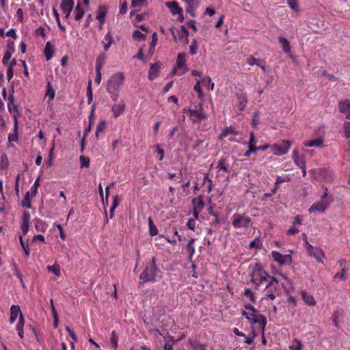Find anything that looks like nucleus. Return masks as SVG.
Masks as SVG:
<instances>
[{"instance_id": "a878e982", "label": "nucleus", "mask_w": 350, "mask_h": 350, "mask_svg": "<svg viewBox=\"0 0 350 350\" xmlns=\"http://www.w3.org/2000/svg\"><path fill=\"white\" fill-rule=\"evenodd\" d=\"M25 325V318L23 314H21V316L18 318V321L16 325V330L18 333V336L21 338H23L24 337V332H23V327Z\"/></svg>"}, {"instance_id": "473e14b6", "label": "nucleus", "mask_w": 350, "mask_h": 350, "mask_svg": "<svg viewBox=\"0 0 350 350\" xmlns=\"http://www.w3.org/2000/svg\"><path fill=\"white\" fill-rule=\"evenodd\" d=\"M8 111L12 113L17 114V116H18V111L17 109L16 105H14V100L12 96H10V98H9V101L8 103Z\"/></svg>"}, {"instance_id": "9d476101", "label": "nucleus", "mask_w": 350, "mask_h": 350, "mask_svg": "<svg viewBox=\"0 0 350 350\" xmlns=\"http://www.w3.org/2000/svg\"><path fill=\"white\" fill-rule=\"evenodd\" d=\"M271 256L274 261L280 266L291 265L292 262V256L291 254H282L277 251H272Z\"/></svg>"}, {"instance_id": "3c124183", "label": "nucleus", "mask_w": 350, "mask_h": 350, "mask_svg": "<svg viewBox=\"0 0 350 350\" xmlns=\"http://www.w3.org/2000/svg\"><path fill=\"white\" fill-rule=\"evenodd\" d=\"M118 202H119L118 196H114L113 199V203H112L111 206L110 208V217L111 218H112L113 216L114 210L118 206Z\"/></svg>"}, {"instance_id": "de8ad7c7", "label": "nucleus", "mask_w": 350, "mask_h": 350, "mask_svg": "<svg viewBox=\"0 0 350 350\" xmlns=\"http://www.w3.org/2000/svg\"><path fill=\"white\" fill-rule=\"evenodd\" d=\"M32 198L29 196V191H27L25 194L24 200L22 202V206L26 208H31V200L30 198Z\"/></svg>"}, {"instance_id": "6ab92c4d", "label": "nucleus", "mask_w": 350, "mask_h": 350, "mask_svg": "<svg viewBox=\"0 0 350 350\" xmlns=\"http://www.w3.org/2000/svg\"><path fill=\"white\" fill-rule=\"evenodd\" d=\"M21 314H23L21 310V308L18 305H12L10 308V323L13 324L16 320L17 317H20Z\"/></svg>"}, {"instance_id": "ea45409f", "label": "nucleus", "mask_w": 350, "mask_h": 350, "mask_svg": "<svg viewBox=\"0 0 350 350\" xmlns=\"http://www.w3.org/2000/svg\"><path fill=\"white\" fill-rule=\"evenodd\" d=\"M46 269L49 272H51L57 276L60 275V266L57 263H55L53 266H47Z\"/></svg>"}, {"instance_id": "c756f323", "label": "nucleus", "mask_w": 350, "mask_h": 350, "mask_svg": "<svg viewBox=\"0 0 350 350\" xmlns=\"http://www.w3.org/2000/svg\"><path fill=\"white\" fill-rule=\"evenodd\" d=\"M159 67L157 64H152L148 70V77L150 80L154 79L159 74Z\"/></svg>"}, {"instance_id": "cd10ccee", "label": "nucleus", "mask_w": 350, "mask_h": 350, "mask_svg": "<svg viewBox=\"0 0 350 350\" xmlns=\"http://www.w3.org/2000/svg\"><path fill=\"white\" fill-rule=\"evenodd\" d=\"M34 227L37 232H44L46 230L47 225L41 219L36 218L33 220Z\"/></svg>"}, {"instance_id": "bf43d9fd", "label": "nucleus", "mask_w": 350, "mask_h": 350, "mask_svg": "<svg viewBox=\"0 0 350 350\" xmlns=\"http://www.w3.org/2000/svg\"><path fill=\"white\" fill-rule=\"evenodd\" d=\"M344 133L347 139L350 137V122L345 121L344 123Z\"/></svg>"}, {"instance_id": "f8f14e48", "label": "nucleus", "mask_w": 350, "mask_h": 350, "mask_svg": "<svg viewBox=\"0 0 350 350\" xmlns=\"http://www.w3.org/2000/svg\"><path fill=\"white\" fill-rule=\"evenodd\" d=\"M172 34L175 40H177L179 42L184 44H187L189 42L188 36L189 31L186 29L185 25H181L178 30V38H176L174 30H171Z\"/></svg>"}, {"instance_id": "4be33fe9", "label": "nucleus", "mask_w": 350, "mask_h": 350, "mask_svg": "<svg viewBox=\"0 0 350 350\" xmlns=\"http://www.w3.org/2000/svg\"><path fill=\"white\" fill-rule=\"evenodd\" d=\"M292 159L295 163L299 168H304L306 165V161L304 156H299L297 153V150H295L292 154Z\"/></svg>"}, {"instance_id": "680f3d73", "label": "nucleus", "mask_w": 350, "mask_h": 350, "mask_svg": "<svg viewBox=\"0 0 350 350\" xmlns=\"http://www.w3.org/2000/svg\"><path fill=\"white\" fill-rule=\"evenodd\" d=\"M195 241L194 239H191L189 243H187V247L189 252H190V255H193L195 253V248L193 245Z\"/></svg>"}, {"instance_id": "423d86ee", "label": "nucleus", "mask_w": 350, "mask_h": 350, "mask_svg": "<svg viewBox=\"0 0 350 350\" xmlns=\"http://www.w3.org/2000/svg\"><path fill=\"white\" fill-rule=\"evenodd\" d=\"M241 314L245 319H247L251 324L254 325L259 323L261 329H265L267 323V320L264 315L258 313H254L252 312V313H249L245 310H242Z\"/></svg>"}, {"instance_id": "a19ab883", "label": "nucleus", "mask_w": 350, "mask_h": 350, "mask_svg": "<svg viewBox=\"0 0 350 350\" xmlns=\"http://www.w3.org/2000/svg\"><path fill=\"white\" fill-rule=\"evenodd\" d=\"M52 11H53V15L55 16V21L57 22V24L59 28L62 31H66V27H65L64 25H63L61 23L60 18H59V13H58L57 10L55 8H53Z\"/></svg>"}, {"instance_id": "a211bd4d", "label": "nucleus", "mask_w": 350, "mask_h": 350, "mask_svg": "<svg viewBox=\"0 0 350 350\" xmlns=\"http://www.w3.org/2000/svg\"><path fill=\"white\" fill-rule=\"evenodd\" d=\"M125 103L124 101H120L118 103L114 104L112 106L111 111L115 118L119 117L122 115L125 110Z\"/></svg>"}, {"instance_id": "338daca9", "label": "nucleus", "mask_w": 350, "mask_h": 350, "mask_svg": "<svg viewBox=\"0 0 350 350\" xmlns=\"http://www.w3.org/2000/svg\"><path fill=\"white\" fill-rule=\"evenodd\" d=\"M158 38L157 33L154 32L152 35V42L150 43V49L154 50L155 46L157 43Z\"/></svg>"}, {"instance_id": "20e7f679", "label": "nucleus", "mask_w": 350, "mask_h": 350, "mask_svg": "<svg viewBox=\"0 0 350 350\" xmlns=\"http://www.w3.org/2000/svg\"><path fill=\"white\" fill-rule=\"evenodd\" d=\"M251 222V217L245 214L236 213L231 217V224L234 228H248Z\"/></svg>"}, {"instance_id": "b1692460", "label": "nucleus", "mask_w": 350, "mask_h": 350, "mask_svg": "<svg viewBox=\"0 0 350 350\" xmlns=\"http://www.w3.org/2000/svg\"><path fill=\"white\" fill-rule=\"evenodd\" d=\"M238 134L239 132L232 126H230L223 129L222 132L219 136V139H223L228 137L229 135H237Z\"/></svg>"}, {"instance_id": "e433bc0d", "label": "nucleus", "mask_w": 350, "mask_h": 350, "mask_svg": "<svg viewBox=\"0 0 350 350\" xmlns=\"http://www.w3.org/2000/svg\"><path fill=\"white\" fill-rule=\"evenodd\" d=\"M46 88H47V90H46L45 96L49 97L50 100H53L55 98V90H54L52 85L51 84V83L49 81L47 83Z\"/></svg>"}, {"instance_id": "6e6d98bb", "label": "nucleus", "mask_w": 350, "mask_h": 350, "mask_svg": "<svg viewBox=\"0 0 350 350\" xmlns=\"http://www.w3.org/2000/svg\"><path fill=\"white\" fill-rule=\"evenodd\" d=\"M286 1H287V3L289 5V7L294 12H298L299 11V5H298L297 0H286Z\"/></svg>"}, {"instance_id": "79ce46f5", "label": "nucleus", "mask_w": 350, "mask_h": 350, "mask_svg": "<svg viewBox=\"0 0 350 350\" xmlns=\"http://www.w3.org/2000/svg\"><path fill=\"white\" fill-rule=\"evenodd\" d=\"M289 349L291 350H301L302 345L301 341L298 339H294L289 345Z\"/></svg>"}, {"instance_id": "603ef678", "label": "nucleus", "mask_w": 350, "mask_h": 350, "mask_svg": "<svg viewBox=\"0 0 350 350\" xmlns=\"http://www.w3.org/2000/svg\"><path fill=\"white\" fill-rule=\"evenodd\" d=\"M91 85H92V81L90 80L88 82V88H87V97H88V104H90L93 100V94H92V90Z\"/></svg>"}, {"instance_id": "ddd939ff", "label": "nucleus", "mask_w": 350, "mask_h": 350, "mask_svg": "<svg viewBox=\"0 0 350 350\" xmlns=\"http://www.w3.org/2000/svg\"><path fill=\"white\" fill-rule=\"evenodd\" d=\"M329 202L327 200H321L314 203L308 209L309 213L319 212L324 213L328 208Z\"/></svg>"}, {"instance_id": "5701e85b", "label": "nucleus", "mask_w": 350, "mask_h": 350, "mask_svg": "<svg viewBox=\"0 0 350 350\" xmlns=\"http://www.w3.org/2000/svg\"><path fill=\"white\" fill-rule=\"evenodd\" d=\"M146 0H132L131 7L134 10L130 12L131 17H133L137 12L145 5Z\"/></svg>"}, {"instance_id": "f03ea898", "label": "nucleus", "mask_w": 350, "mask_h": 350, "mask_svg": "<svg viewBox=\"0 0 350 350\" xmlns=\"http://www.w3.org/2000/svg\"><path fill=\"white\" fill-rule=\"evenodd\" d=\"M159 269L156 266L155 258H152L151 262L146 267L139 276L140 280L143 283L154 282Z\"/></svg>"}, {"instance_id": "c85d7f7f", "label": "nucleus", "mask_w": 350, "mask_h": 350, "mask_svg": "<svg viewBox=\"0 0 350 350\" xmlns=\"http://www.w3.org/2000/svg\"><path fill=\"white\" fill-rule=\"evenodd\" d=\"M106 14L107 10L105 7L100 5L96 14V19L99 21L100 25H102L105 23Z\"/></svg>"}, {"instance_id": "393cba45", "label": "nucleus", "mask_w": 350, "mask_h": 350, "mask_svg": "<svg viewBox=\"0 0 350 350\" xmlns=\"http://www.w3.org/2000/svg\"><path fill=\"white\" fill-rule=\"evenodd\" d=\"M237 98L239 100V105H238L239 109L240 111H243L245 109V108L246 107V104L247 103V96L245 93L241 92V93H238L237 94Z\"/></svg>"}, {"instance_id": "f704fd0d", "label": "nucleus", "mask_w": 350, "mask_h": 350, "mask_svg": "<svg viewBox=\"0 0 350 350\" xmlns=\"http://www.w3.org/2000/svg\"><path fill=\"white\" fill-rule=\"evenodd\" d=\"M106 56L105 54L99 55L96 61V70H102L105 64Z\"/></svg>"}, {"instance_id": "774afa93", "label": "nucleus", "mask_w": 350, "mask_h": 350, "mask_svg": "<svg viewBox=\"0 0 350 350\" xmlns=\"http://www.w3.org/2000/svg\"><path fill=\"white\" fill-rule=\"evenodd\" d=\"M30 219H31L30 214L26 211L23 212L21 223L29 224Z\"/></svg>"}, {"instance_id": "c9c22d12", "label": "nucleus", "mask_w": 350, "mask_h": 350, "mask_svg": "<svg viewBox=\"0 0 350 350\" xmlns=\"http://www.w3.org/2000/svg\"><path fill=\"white\" fill-rule=\"evenodd\" d=\"M44 55L46 60H49L53 57V50L49 42H47L44 49Z\"/></svg>"}, {"instance_id": "4c0bfd02", "label": "nucleus", "mask_w": 350, "mask_h": 350, "mask_svg": "<svg viewBox=\"0 0 350 350\" xmlns=\"http://www.w3.org/2000/svg\"><path fill=\"white\" fill-rule=\"evenodd\" d=\"M312 256H314L317 261L319 262H323V258L324 257V253L323 252L321 249L315 248V251L312 254Z\"/></svg>"}, {"instance_id": "7ed1b4c3", "label": "nucleus", "mask_w": 350, "mask_h": 350, "mask_svg": "<svg viewBox=\"0 0 350 350\" xmlns=\"http://www.w3.org/2000/svg\"><path fill=\"white\" fill-rule=\"evenodd\" d=\"M268 278H270L269 274L262 268L260 264L256 263L252 267L250 281L256 285L257 289L259 287V284L256 282L258 281L260 283H262L267 281Z\"/></svg>"}, {"instance_id": "58836bf2", "label": "nucleus", "mask_w": 350, "mask_h": 350, "mask_svg": "<svg viewBox=\"0 0 350 350\" xmlns=\"http://www.w3.org/2000/svg\"><path fill=\"white\" fill-rule=\"evenodd\" d=\"M216 167L218 170H223L226 172H228L229 171L228 166L226 163V159L224 158H221L219 160Z\"/></svg>"}, {"instance_id": "0e129e2a", "label": "nucleus", "mask_w": 350, "mask_h": 350, "mask_svg": "<svg viewBox=\"0 0 350 350\" xmlns=\"http://www.w3.org/2000/svg\"><path fill=\"white\" fill-rule=\"evenodd\" d=\"M12 57V53L10 51H5L2 63L4 66L7 65L9 61L10 60Z\"/></svg>"}, {"instance_id": "e2e57ef3", "label": "nucleus", "mask_w": 350, "mask_h": 350, "mask_svg": "<svg viewBox=\"0 0 350 350\" xmlns=\"http://www.w3.org/2000/svg\"><path fill=\"white\" fill-rule=\"evenodd\" d=\"M53 150H54V144H53L52 148H51V150L49 151V159H48V161L46 163L47 167H50L52 165V161L54 158Z\"/></svg>"}, {"instance_id": "f3484780", "label": "nucleus", "mask_w": 350, "mask_h": 350, "mask_svg": "<svg viewBox=\"0 0 350 350\" xmlns=\"http://www.w3.org/2000/svg\"><path fill=\"white\" fill-rule=\"evenodd\" d=\"M338 264L340 269H342V273L340 274L337 273L334 275V278H339L340 280L344 281L347 279L346 272L348 271V269L347 268V261L345 259H340L338 261Z\"/></svg>"}, {"instance_id": "37998d69", "label": "nucleus", "mask_w": 350, "mask_h": 350, "mask_svg": "<svg viewBox=\"0 0 350 350\" xmlns=\"http://www.w3.org/2000/svg\"><path fill=\"white\" fill-rule=\"evenodd\" d=\"M189 343L194 350H206L205 345L197 341L189 340Z\"/></svg>"}, {"instance_id": "bb28decb", "label": "nucleus", "mask_w": 350, "mask_h": 350, "mask_svg": "<svg viewBox=\"0 0 350 350\" xmlns=\"http://www.w3.org/2000/svg\"><path fill=\"white\" fill-rule=\"evenodd\" d=\"M278 41L282 45V51L284 53L290 54L291 53V47L288 40L283 36H280L278 38Z\"/></svg>"}, {"instance_id": "69168bd1", "label": "nucleus", "mask_w": 350, "mask_h": 350, "mask_svg": "<svg viewBox=\"0 0 350 350\" xmlns=\"http://www.w3.org/2000/svg\"><path fill=\"white\" fill-rule=\"evenodd\" d=\"M257 143L256 139H255L254 131H251L250 133V140L247 143V146H256Z\"/></svg>"}, {"instance_id": "a18cd8bd", "label": "nucleus", "mask_w": 350, "mask_h": 350, "mask_svg": "<svg viewBox=\"0 0 350 350\" xmlns=\"http://www.w3.org/2000/svg\"><path fill=\"white\" fill-rule=\"evenodd\" d=\"M148 227L150 234L153 237L157 234V228L154 225L153 221L150 217L148 218Z\"/></svg>"}, {"instance_id": "6e6552de", "label": "nucleus", "mask_w": 350, "mask_h": 350, "mask_svg": "<svg viewBox=\"0 0 350 350\" xmlns=\"http://www.w3.org/2000/svg\"><path fill=\"white\" fill-rule=\"evenodd\" d=\"M280 293V288L273 286L271 283H268L264 290L262 299L267 300H274Z\"/></svg>"}, {"instance_id": "4468645a", "label": "nucleus", "mask_w": 350, "mask_h": 350, "mask_svg": "<svg viewBox=\"0 0 350 350\" xmlns=\"http://www.w3.org/2000/svg\"><path fill=\"white\" fill-rule=\"evenodd\" d=\"M74 7V0H62L60 8L65 14V18H68Z\"/></svg>"}, {"instance_id": "8fccbe9b", "label": "nucleus", "mask_w": 350, "mask_h": 350, "mask_svg": "<svg viewBox=\"0 0 350 350\" xmlns=\"http://www.w3.org/2000/svg\"><path fill=\"white\" fill-rule=\"evenodd\" d=\"M39 185H40V177L36 178L33 185L31 186V187L30 189L29 193H31V197L36 196V195L37 193V189H38Z\"/></svg>"}, {"instance_id": "2f4dec72", "label": "nucleus", "mask_w": 350, "mask_h": 350, "mask_svg": "<svg viewBox=\"0 0 350 350\" xmlns=\"http://www.w3.org/2000/svg\"><path fill=\"white\" fill-rule=\"evenodd\" d=\"M74 13L75 19L77 21L80 20L83 16L85 12L79 2L77 3L76 7L75 8Z\"/></svg>"}, {"instance_id": "0eeeda50", "label": "nucleus", "mask_w": 350, "mask_h": 350, "mask_svg": "<svg viewBox=\"0 0 350 350\" xmlns=\"http://www.w3.org/2000/svg\"><path fill=\"white\" fill-rule=\"evenodd\" d=\"M186 62L187 54L185 53H178L176 57V66L173 71L179 76L184 75L189 69Z\"/></svg>"}, {"instance_id": "c03bdc74", "label": "nucleus", "mask_w": 350, "mask_h": 350, "mask_svg": "<svg viewBox=\"0 0 350 350\" xmlns=\"http://www.w3.org/2000/svg\"><path fill=\"white\" fill-rule=\"evenodd\" d=\"M198 50V43L196 39H194L191 44L189 45V53L191 55H195L197 54Z\"/></svg>"}, {"instance_id": "13d9d810", "label": "nucleus", "mask_w": 350, "mask_h": 350, "mask_svg": "<svg viewBox=\"0 0 350 350\" xmlns=\"http://www.w3.org/2000/svg\"><path fill=\"white\" fill-rule=\"evenodd\" d=\"M133 37L137 40H142L145 38V35L139 30L137 29L133 31Z\"/></svg>"}, {"instance_id": "5fc2aeb1", "label": "nucleus", "mask_w": 350, "mask_h": 350, "mask_svg": "<svg viewBox=\"0 0 350 350\" xmlns=\"http://www.w3.org/2000/svg\"><path fill=\"white\" fill-rule=\"evenodd\" d=\"M110 342L113 347L116 349L118 347V337L115 331H113L111 334Z\"/></svg>"}, {"instance_id": "39448f33", "label": "nucleus", "mask_w": 350, "mask_h": 350, "mask_svg": "<svg viewBox=\"0 0 350 350\" xmlns=\"http://www.w3.org/2000/svg\"><path fill=\"white\" fill-rule=\"evenodd\" d=\"M184 112L189 117L192 123H200L207 119V115L204 111L202 104L199 105L198 109H184Z\"/></svg>"}, {"instance_id": "4d7b16f0", "label": "nucleus", "mask_w": 350, "mask_h": 350, "mask_svg": "<svg viewBox=\"0 0 350 350\" xmlns=\"http://www.w3.org/2000/svg\"><path fill=\"white\" fill-rule=\"evenodd\" d=\"M80 161V166L81 168L88 167L90 165V159L88 157H85L83 156H81L79 157Z\"/></svg>"}, {"instance_id": "72a5a7b5", "label": "nucleus", "mask_w": 350, "mask_h": 350, "mask_svg": "<svg viewBox=\"0 0 350 350\" xmlns=\"http://www.w3.org/2000/svg\"><path fill=\"white\" fill-rule=\"evenodd\" d=\"M192 204L193 208H197V209L200 211H202L204 207V203L201 196L193 198L192 200Z\"/></svg>"}, {"instance_id": "9b49d317", "label": "nucleus", "mask_w": 350, "mask_h": 350, "mask_svg": "<svg viewBox=\"0 0 350 350\" xmlns=\"http://www.w3.org/2000/svg\"><path fill=\"white\" fill-rule=\"evenodd\" d=\"M291 180V178L289 174H286L284 176H278L276 177L274 187L271 189V193H265L264 194V196L265 198L272 196L278 191V189L279 188L278 185L280 184H281L282 183H285V182H289Z\"/></svg>"}, {"instance_id": "1a4fd4ad", "label": "nucleus", "mask_w": 350, "mask_h": 350, "mask_svg": "<svg viewBox=\"0 0 350 350\" xmlns=\"http://www.w3.org/2000/svg\"><path fill=\"white\" fill-rule=\"evenodd\" d=\"M291 147L289 141H282L280 144H273L271 146L273 153L277 156H282L286 154Z\"/></svg>"}, {"instance_id": "dca6fc26", "label": "nucleus", "mask_w": 350, "mask_h": 350, "mask_svg": "<svg viewBox=\"0 0 350 350\" xmlns=\"http://www.w3.org/2000/svg\"><path fill=\"white\" fill-rule=\"evenodd\" d=\"M13 120H14V131L12 133H10L8 135V141L10 142H15L18 141V123L17 120V114H13Z\"/></svg>"}, {"instance_id": "2eb2a0df", "label": "nucleus", "mask_w": 350, "mask_h": 350, "mask_svg": "<svg viewBox=\"0 0 350 350\" xmlns=\"http://www.w3.org/2000/svg\"><path fill=\"white\" fill-rule=\"evenodd\" d=\"M300 295L304 302L309 306H315L317 301L312 294L306 291H301Z\"/></svg>"}, {"instance_id": "aec40b11", "label": "nucleus", "mask_w": 350, "mask_h": 350, "mask_svg": "<svg viewBox=\"0 0 350 350\" xmlns=\"http://www.w3.org/2000/svg\"><path fill=\"white\" fill-rule=\"evenodd\" d=\"M166 6L170 9L172 15L183 13V10L179 6L176 1L167 2Z\"/></svg>"}, {"instance_id": "49530a36", "label": "nucleus", "mask_w": 350, "mask_h": 350, "mask_svg": "<svg viewBox=\"0 0 350 350\" xmlns=\"http://www.w3.org/2000/svg\"><path fill=\"white\" fill-rule=\"evenodd\" d=\"M19 242H20L21 247H23V249L24 250L25 255L29 256L30 254V250L29 248L28 244L27 243H25L24 241V240L23 239L22 236L19 237Z\"/></svg>"}, {"instance_id": "7c9ffc66", "label": "nucleus", "mask_w": 350, "mask_h": 350, "mask_svg": "<svg viewBox=\"0 0 350 350\" xmlns=\"http://www.w3.org/2000/svg\"><path fill=\"white\" fill-rule=\"evenodd\" d=\"M323 139L321 138H317L309 141H306L304 142V145L306 147H321L323 144Z\"/></svg>"}, {"instance_id": "09e8293b", "label": "nucleus", "mask_w": 350, "mask_h": 350, "mask_svg": "<svg viewBox=\"0 0 350 350\" xmlns=\"http://www.w3.org/2000/svg\"><path fill=\"white\" fill-rule=\"evenodd\" d=\"M341 314V312L338 310L334 312L332 315V321L333 324L337 328L339 327V323H338V319Z\"/></svg>"}, {"instance_id": "f257e3e1", "label": "nucleus", "mask_w": 350, "mask_h": 350, "mask_svg": "<svg viewBox=\"0 0 350 350\" xmlns=\"http://www.w3.org/2000/svg\"><path fill=\"white\" fill-rule=\"evenodd\" d=\"M124 81V76L122 72L113 75L108 80L107 91L110 94L113 101L116 102L119 97L120 88Z\"/></svg>"}, {"instance_id": "412c9836", "label": "nucleus", "mask_w": 350, "mask_h": 350, "mask_svg": "<svg viewBox=\"0 0 350 350\" xmlns=\"http://www.w3.org/2000/svg\"><path fill=\"white\" fill-rule=\"evenodd\" d=\"M338 109L341 113L349 112L346 118L350 119V100L346 99L342 100L338 104Z\"/></svg>"}, {"instance_id": "052dcab7", "label": "nucleus", "mask_w": 350, "mask_h": 350, "mask_svg": "<svg viewBox=\"0 0 350 350\" xmlns=\"http://www.w3.org/2000/svg\"><path fill=\"white\" fill-rule=\"evenodd\" d=\"M105 125V122L103 120V121H100L99 124L97 126L96 130V133H95L96 137H98L99 136L100 133L103 131Z\"/></svg>"}, {"instance_id": "864d4df0", "label": "nucleus", "mask_w": 350, "mask_h": 350, "mask_svg": "<svg viewBox=\"0 0 350 350\" xmlns=\"http://www.w3.org/2000/svg\"><path fill=\"white\" fill-rule=\"evenodd\" d=\"M244 295L249 299L252 303L256 302V299L254 293L250 288H245L244 291Z\"/></svg>"}]
</instances>
